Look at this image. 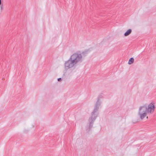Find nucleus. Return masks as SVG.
Instances as JSON below:
<instances>
[{
    "mask_svg": "<svg viewBox=\"0 0 156 156\" xmlns=\"http://www.w3.org/2000/svg\"><path fill=\"white\" fill-rule=\"evenodd\" d=\"M83 57L81 54L75 53L73 54L69 59L66 61L65 69L67 70L73 67L75 65L82 62Z\"/></svg>",
    "mask_w": 156,
    "mask_h": 156,
    "instance_id": "obj_1",
    "label": "nucleus"
},
{
    "mask_svg": "<svg viewBox=\"0 0 156 156\" xmlns=\"http://www.w3.org/2000/svg\"><path fill=\"white\" fill-rule=\"evenodd\" d=\"M99 108H98L97 110L94 111V109L93 111L91 113V116L90 117L89 119V125L86 127V129L88 131H90L91 128L93 127L94 122L97 118V115H96L94 113L97 112Z\"/></svg>",
    "mask_w": 156,
    "mask_h": 156,
    "instance_id": "obj_2",
    "label": "nucleus"
},
{
    "mask_svg": "<svg viewBox=\"0 0 156 156\" xmlns=\"http://www.w3.org/2000/svg\"><path fill=\"white\" fill-rule=\"evenodd\" d=\"M147 105H144L140 107L139 110L138 115L141 120L143 119L147 115Z\"/></svg>",
    "mask_w": 156,
    "mask_h": 156,
    "instance_id": "obj_3",
    "label": "nucleus"
},
{
    "mask_svg": "<svg viewBox=\"0 0 156 156\" xmlns=\"http://www.w3.org/2000/svg\"><path fill=\"white\" fill-rule=\"evenodd\" d=\"M102 94H99L98 98H97V101L95 103L94 106V111L97 110L98 108H99V106L101 104V101H100V99L103 98V96L102 95Z\"/></svg>",
    "mask_w": 156,
    "mask_h": 156,
    "instance_id": "obj_4",
    "label": "nucleus"
},
{
    "mask_svg": "<svg viewBox=\"0 0 156 156\" xmlns=\"http://www.w3.org/2000/svg\"><path fill=\"white\" fill-rule=\"evenodd\" d=\"M155 107L154 105L152 103H151L148 106H147V113H151L154 111Z\"/></svg>",
    "mask_w": 156,
    "mask_h": 156,
    "instance_id": "obj_5",
    "label": "nucleus"
},
{
    "mask_svg": "<svg viewBox=\"0 0 156 156\" xmlns=\"http://www.w3.org/2000/svg\"><path fill=\"white\" fill-rule=\"evenodd\" d=\"M90 49L86 50L85 51H83L81 53L82 57H85L86 56V55L88 54V52H90ZM81 54V53H80Z\"/></svg>",
    "mask_w": 156,
    "mask_h": 156,
    "instance_id": "obj_6",
    "label": "nucleus"
},
{
    "mask_svg": "<svg viewBox=\"0 0 156 156\" xmlns=\"http://www.w3.org/2000/svg\"><path fill=\"white\" fill-rule=\"evenodd\" d=\"M132 30L131 29H128L124 34L125 36H127L129 35L132 32Z\"/></svg>",
    "mask_w": 156,
    "mask_h": 156,
    "instance_id": "obj_7",
    "label": "nucleus"
},
{
    "mask_svg": "<svg viewBox=\"0 0 156 156\" xmlns=\"http://www.w3.org/2000/svg\"><path fill=\"white\" fill-rule=\"evenodd\" d=\"M134 58H130L128 62V64L130 65L133 63L134 62Z\"/></svg>",
    "mask_w": 156,
    "mask_h": 156,
    "instance_id": "obj_8",
    "label": "nucleus"
},
{
    "mask_svg": "<svg viewBox=\"0 0 156 156\" xmlns=\"http://www.w3.org/2000/svg\"><path fill=\"white\" fill-rule=\"evenodd\" d=\"M62 80V79L61 78H59L58 79V80L59 81H61Z\"/></svg>",
    "mask_w": 156,
    "mask_h": 156,
    "instance_id": "obj_9",
    "label": "nucleus"
},
{
    "mask_svg": "<svg viewBox=\"0 0 156 156\" xmlns=\"http://www.w3.org/2000/svg\"><path fill=\"white\" fill-rule=\"evenodd\" d=\"M1 10H2L3 9V6L2 5H1Z\"/></svg>",
    "mask_w": 156,
    "mask_h": 156,
    "instance_id": "obj_10",
    "label": "nucleus"
}]
</instances>
